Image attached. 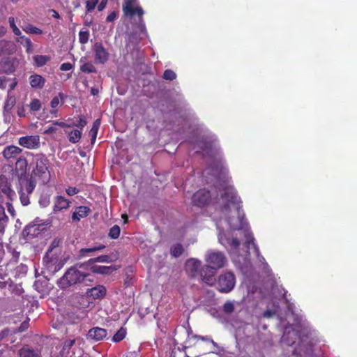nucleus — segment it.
Listing matches in <instances>:
<instances>
[{"instance_id":"nucleus-12","label":"nucleus","mask_w":357,"mask_h":357,"mask_svg":"<svg viewBox=\"0 0 357 357\" xmlns=\"http://www.w3.org/2000/svg\"><path fill=\"white\" fill-rule=\"evenodd\" d=\"M211 197V192L205 189H202L196 192L193 195L192 199L195 205L204 206L208 203Z\"/></svg>"},{"instance_id":"nucleus-60","label":"nucleus","mask_w":357,"mask_h":357,"mask_svg":"<svg viewBox=\"0 0 357 357\" xmlns=\"http://www.w3.org/2000/svg\"><path fill=\"white\" fill-rule=\"evenodd\" d=\"M79 192V190L75 187H69L68 188L66 189V193L69 196H73V195L78 193Z\"/></svg>"},{"instance_id":"nucleus-26","label":"nucleus","mask_w":357,"mask_h":357,"mask_svg":"<svg viewBox=\"0 0 357 357\" xmlns=\"http://www.w3.org/2000/svg\"><path fill=\"white\" fill-rule=\"evenodd\" d=\"M321 340L314 336V357H325L324 352L326 346L324 343L321 344Z\"/></svg>"},{"instance_id":"nucleus-14","label":"nucleus","mask_w":357,"mask_h":357,"mask_svg":"<svg viewBox=\"0 0 357 357\" xmlns=\"http://www.w3.org/2000/svg\"><path fill=\"white\" fill-rule=\"evenodd\" d=\"M107 335V332L105 329L100 327H94L89 331L87 333V339L98 342L106 337Z\"/></svg>"},{"instance_id":"nucleus-3","label":"nucleus","mask_w":357,"mask_h":357,"mask_svg":"<svg viewBox=\"0 0 357 357\" xmlns=\"http://www.w3.org/2000/svg\"><path fill=\"white\" fill-rule=\"evenodd\" d=\"M306 335L307 332L301 324L295 326H286L281 337V342L287 346H291L296 342L298 338L300 339L301 342H304V337H305Z\"/></svg>"},{"instance_id":"nucleus-10","label":"nucleus","mask_w":357,"mask_h":357,"mask_svg":"<svg viewBox=\"0 0 357 357\" xmlns=\"http://www.w3.org/2000/svg\"><path fill=\"white\" fill-rule=\"evenodd\" d=\"M92 50L94 52L95 63L98 64L105 63L109 57L107 50L103 47L100 42L94 43Z\"/></svg>"},{"instance_id":"nucleus-29","label":"nucleus","mask_w":357,"mask_h":357,"mask_svg":"<svg viewBox=\"0 0 357 357\" xmlns=\"http://www.w3.org/2000/svg\"><path fill=\"white\" fill-rule=\"evenodd\" d=\"M62 243V239L60 238H55L52 241L50 245L49 246L45 255H60L61 250L59 248L61 244Z\"/></svg>"},{"instance_id":"nucleus-25","label":"nucleus","mask_w":357,"mask_h":357,"mask_svg":"<svg viewBox=\"0 0 357 357\" xmlns=\"http://www.w3.org/2000/svg\"><path fill=\"white\" fill-rule=\"evenodd\" d=\"M117 268L114 266H97L94 265L91 267V271L94 273L102 275H109L113 271H116Z\"/></svg>"},{"instance_id":"nucleus-40","label":"nucleus","mask_w":357,"mask_h":357,"mask_svg":"<svg viewBox=\"0 0 357 357\" xmlns=\"http://www.w3.org/2000/svg\"><path fill=\"white\" fill-rule=\"evenodd\" d=\"M234 302L231 301H226L222 306L223 312L227 314H231L234 311Z\"/></svg>"},{"instance_id":"nucleus-8","label":"nucleus","mask_w":357,"mask_h":357,"mask_svg":"<svg viewBox=\"0 0 357 357\" xmlns=\"http://www.w3.org/2000/svg\"><path fill=\"white\" fill-rule=\"evenodd\" d=\"M45 230V225L37 218L24 228L22 235L26 240H31Z\"/></svg>"},{"instance_id":"nucleus-41","label":"nucleus","mask_w":357,"mask_h":357,"mask_svg":"<svg viewBox=\"0 0 357 357\" xmlns=\"http://www.w3.org/2000/svg\"><path fill=\"white\" fill-rule=\"evenodd\" d=\"M121 232V229L119 225H114L110 229L108 234L109 237L112 239H116L119 238Z\"/></svg>"},{"instance_id":"nucleus-17","label":"nucleus","mask_w":357,"mask_h":357,"mask_svg":"<svg viewBox=\"0 0 357 357\" xmlns=\"http://www.w3.org/2000/svg\"><path fill=\"white\" fill-rule=\"evenodd\" d=\"M106 289L102 285H98L95 287L88 289L86 294L87 296L96 300L102 299L106 295Z\"/></svg>"},{"instance_id":"nucleus-58","label":"nucleus","mask_w":357,"mask_h":357,"mask_svg":"<svg viewBox=\"0 0 357 357\" xmlns=\"http://www.w3.org/2000/svg\"><path fill=\"white\" fill-rule=\"evenodd\" d=\"M57 128L53 123L44 131V134L52 135L56 132Z\"/></svg>"},{"instance_id":"nucleus-22","label":"nucleus","mask_w":357,"mask_h":357,"mask_svg":"<svg viewBox=\"0 0 357 357\" xmlns=\"http://www.w3.org/2000/svg\"><path fill=\"white\" fill-rule=\"evenodd\" d=\"M22 149L13 145L6 146L3 151V155L7 160L10 158H16L20 153H21Z\"/></svg>"},{"instance_id":"nucleus-21","label":"nucleus","mask_w":357,"mask_h":357,"mask_svg":"<svg viewBox=\"0 0 357 357\" xmlns=\"http://www.w3.org/2000/svg\"><path fill=\"white\" fill-rule=\"evenodd\" d=\"M70 202L62 196H56L54 200V211H61L70 206Z\"/></svg>"},{"instance_id":"nucleus-64","label":"nucleus","mask_w":357,"mask_h":357,"mask_svg":"<svg viewBox=\"0 0 357 357\" xmlns=\"http://www.w3.org/2000/svg\"><path fill=\"white\" fill-rule=\"evenodd\" d=\"M72 68V65L70 63H64L61 65L60 69L63 71H68Z\"/></svg>"},{"instance_id":"nucleus-62","label":"nucleus","mask_w":357,"mask_h":357,"mask_svg":"<svg viewBox=\"0 0 357 357\" xmlns=\"http://www.w3.org/2000/svg\"><path fill=\"white\" fill-rule=\"evenodd\" d=\"M117 13L115 11L112 12L106 18V21L108 22H113L116 20Z\"/></svg>"},{"instance_id":"nucleus-28","label":"nucleus","mask_w":357,"mask_h":357,"mask_svg":"<svg viewBox=\"0 0 357 357\" xmlns=\"http://www.w3.org/2000/svg\"><path fill=\"white\" fill-rule=\"evenodd\" d=\"M20 357H41L40 352L38 350L31 349L28 346H24L18 351Z\"/></svg>"},{"instance_id":"nucleus-47","label":"nucleus","mask_w":357,"mask_h":357,"mask_svg":"<svg viewBox=\"0 0 357 357\" xmlns=\"http://www.w3.org/2000/svg\"><path fill=\"white\" fill-rule=\"evenodd\" d=\"M87 124V121H86V118L84 116H79V120L76 123V122H73L71 125V126H76L77 128H79V130H82V129L84 128V127Z\"/></svg>"},{"instance_id":"nucleus-53","label":"nucleus","mask_w":357,"mask_h":357,"mask_svg":"<svg viewBox=\"0 0 357 357\" xmlns=\"http://www.w3.org/2000/svg\"><path fill=\"white\" fill-rule=\"evenodd\" d=\"M29 327V322L26 321H23L20 326L17 329L14 328L13 329V334H16L17 333H22L26 331Z\"/></svg>"},{"instance_id":"nucleus-44","label":"nucleus","mask_w":357,"mask_h":357,"mask_svg":"<svg viewBox=\"0 0 357 357\" xmlns=\"http://www.w3.org/2000/svg\"><path fill=\"white\" fill-rule=\"evenodd\" d=\"M28 107L30 108L31 112H34L39 111L41 108L40 101L38 99H33L30 104L28 105Z\"/></svg>"},{"instance_id":"nucleus-31","label":"nucleus","mask_w":357,"mask_h":357,"mask_svg":"<svg viewBox=\"0 0 357 357\" xmlns=\"http://www.w3.org/2000/svg\"><path fill=\"white\" fill-rule=\"evenodd\" d=\"M16 41L22 45L25 48L27 53L33 52V44L31 40L23 35L17 36Z\"/></svg>"},{"instance_id":"nucleus-38","label":"nucleus","mask_w":357,"mask_h":357,"mask_svg":"<svg viewBox=\"0 0 357 357\" xmlns=\"http://www.w3.org/2000/svg\"><path fill=\"white\" fill-rule=\"evenodd\" d=\"M184 249L181 244L176 243L170 248V253L174 257H178L183 253Z\"/></svg>"},{"instance_id":"nucleus-59","label":"nucleus","mask_w":357,"mask_h":357,"mask_svg":"<svg viewBox=\"0 0 357 357\" xmlns=\"http://www.w3.org/2000/svg\"><path fill=\"white\" fill-rule=\"evenodd\" d=\"M276 314V311L275 310H267L263 313V317L264 318H271L273 317Z\"/></svg>"},{"instance_id":"nucleus-16","label":"nucleus","mask_w":357,"mask_h":357,"mask_svg":"<svg viewBox=\"0 0 357 357\" xmlns=\"http://www.w3.org/2000/svg\"><path fill=\"white\" fill-rule=\"evenodd\" d=\"M20 191L25 192L27 194H31L36 187L35 182L27 176H20L19 178Z\"/></svg>"},{"instance_id":"nucleus-61","label":"nucleus","mask_w":357,"mask_h":357,"mask_svg":"<svg viewBox=\"0 0 357 357\" xmlns=\"http://www.w3.org/2000/svg\"><path fill=\"white\" fill-rule=\"evenodd\" d=\"M195 337L198 338V339H200L202 340H204V341L211 342L214 346H215V347L217 346V344L212 339H211L208 336L195 335Z\"/></svg>"},{"instance_id":"nucleus-52","label":"nucleus","mask_w":357,"mask_h":357,"mask_svg":"<svg viewBox=\"0 0 357 357\" xmlns=\"http://www.w3.org/2000/svg\"><path fill=\"white\" fill-rule=\"evenodd\" d=\"M19 194H20V201H21V203L22 204V205L27 206L29 204V194H27L25 192L20 191V190H19Z\"/></svg>"},{"instance_id":"nucleus-27","label":"nucleus","mask_w":357,"mask_h":357,"mask_svg":"<svg viewBox=\"0 0 357 357\" xmlns=\"http://www.w3.org/2000/svg\"><path fill=\"white\" fill-rule=\"evenodd\" d=\"M27 160L24 158H20L15 163V171L17 172L19 178L20 176H26Z\"/></svg>"},{"instance_id":"nucleus-46","label":"nucleus","mask_w":357,"mask_h":357,"mask_svg":"<svg viewBox=\"0 0 357 357\" xmlns=\"http://www.w3.org/2000/svg\"><path fill=\"white\" fill-rule=\"evenodd\" d=\"M8 22L13 33L16 36H20L22 33L15 24V18L13 17H10L8 18Z\"/></svg>"},{"instance_id":"nucleus-19","label":"nucleus","mask_w":357,"mask_h":357,"mask_svg":"<svg viewBox=\"0 0 357 357\" xmlns=\"http://www.w3.org/2000/svg\"><path fill=\"white\" fill-rule=\"evenodd\" d=\"M213 142L208 140L206 138L202 137L197 142V146L205 151L206 153L211 155L214 147Z\"/></svg>"},{"instance_id":"nucleus-43","label":"nucleus","mask_w":357,"mask_h":357,"mask_svg":"<svg viewBox=\"0 0 357 357\" xmlns=\"http://www.w3.org/2000/svg\"><path fill=\"white\" fill-rule=\"evenodd\" d=\"M126 331L123 328H121L113 336L112 340L115 342L121 341L126 336Z\"/></svg>"},{"instance_id":"nucleus-42","label":"nucleus","mask_w":357,"mask_h":357,"mask_svg":"<svg viewBox=\"0 0 357 357\" xmlns=\"http://www.w3.org/2000/svg\"><path fill=\"white\" fill-rule=\"evenodd\" d=\"M80 70L83 73H96V68L90 62L83 63L80 66Z\"/></svg>"},{"instance_id":"nucleus-7","label":"nucleus","mask_w":357,"mask_h":357,"mask_svg":"<svg viewBox=\"0 0 357 357\" xmlns=\"http://www.w3.org/2000/svg\"><path fill=\"white\" fill-rule=\"evenodd\" d=\"M236 284V278L230 271L220 274L217 282V289L221 293H229L233 290Z\"/></svg>"},{"instance_id":"nucleus-6","label":"nucleus","mask_w":357,"mask_h":357,"mask_svg":"<svg viewBox=\"0 0 357 357\" xmlns=\"http://www.w3.org/2000/svg\"><path fill=\"white\" fill-rule=\"evenodd\" d=\"M36 167L33 171L36 176H38L43 184L47 183L50 178L47 165L49 160L43 155H37L35 157Z\"/></svg>"},{"instance_id":"nucleus-36","label":"nucleus","mask_w":357,"mask_h":357,"mask_svg":"<svg viewBox=\"0 0 357 357\" xmlns=\"http://www.w3.org/2000/svg\"><path fill=\"white\" fill-rule=\"evenodd\" d=\"M16 103V99L14 96H8L3 107L4 115L10 113Z\"/></svg>"},{"instance_id":"nucleus-11","label":"nucleus","mask_w":357,"mask_h":357,"mask_svg":"<svg viewBox=\"0 0 357 357\" xmlns=\"http://www.w3.org/2000/svg\"><path fill=\"white\" fill-rule=\"evenodd\" d=\"M217 271L206 264L204 265L199 270V276L202 281L209 286L213 285L215 281L214 276Z\"/></svg>"},{"instance_id":"nucleus-20","label":"nucleus","mask_w":357,"mask_h":357,"mask_svg":"<svg viewBox=\"0 0 357 357\" xmlns=\"http://www.w3.org/2000/svg\"><path fill=\"white\" fill-rule=\"evenodd\" d=\"M91 209L86 206H80L76 208V210L72 214V220L73 222L79 221L81 218L86 217L90 213Z\"/></svg>"},{"instance_id":"nucleus-45","label":"nucleus","mask_w":357,"mask_h":357,"mask_svg":"<svg viewBox=\"0 0 357 357\" xmlns=\"http://www.w3.org/2000/svg\"><path fill=\"white\" fill-rule=\"evenodd\" d=\"M22 29L27 33H32V34H41L42 30L33 26V25H28L26 26L22 27Z\"/></svg>"},{"instance_id":"nucleus-4","label":"nucleus","mask_w":357,"mask_h":357,"mask_svg":"<svg viewBox=\"0 0 357 357\" xmlns=\"http://www.w3.org/2000/svg\"><path fill=\"white\" fill-rule=\"evenodd\" d=\"M60 255H45L43 257V273L46 274V278L54 275L61 270L65 264V259L59 257Z\"/></svg>"},{"instance_id":"nucleus-56","label":"nucleus","mask_w":357,"mask_h":357,"mask_svg":"<svg viewBox=\"0 0 357 357\" xmlns=\"http://www.w3.org/2000/svg\"><path fill=\"white\" fill-rule=\"evenodd\" d=\"M74 267H76V268L79 271L86 272V271L90 268L87 266V264L86 262L84 263H77L74 266Z\"/></svg>"},{"instance_id":"nucleus-33","label":"nucleus","mask_w":357,"mask_h":357,"mask_svg":"<svg viewBox=\"0 0 357 357\" xmlns=\"http://www.w3.org/2000/svg\"><path fill=\"white\" fill-rule=\"evenodd\" d=\"M100 126V119H96L92 126L91 129L89 131V136L91 137V143L93 144L96 142L98 131Z\"/></svg>"},{"instance_id":"nucleus-30","label":"nucleus","mask_w":357,"mask_h":357,"mask_svg":"<svg viewBox=\"0 0 357 357\" xmlns=\"http://www.w3.org/2000/svg\"><path fill=\"white\" fill-rule=\"evenodd\" d=\"M14 71L12 63L8 59L0 60V74H10Z\"/></svg>"},{"instance_id":"nucleus-51","label":"nucleus","mask_w":357,"mask_h":357,"mask_svg":"<svg viewBox=\"0 0 357 357\" xmlns=\"http://www.w3.org/2000/svg\"><path fill=\"white\" fill-rule=\"evenodd\" d=\"M162 77L166 80H174L176 77V73L172 70H166L164 73Z\"/></svg>"},{"instance_id":"nucleus-1","label":"nucleus","mask_w":357,"mask_h":357,"mask_svg":"<svg viewBox=\"0 0 357 357\" xmlns=\"http://www.w3.org/2000/svg\"><path fill=\"white\" fill-rule=\"evenodd\" d=\"M204 174L211 175L213 178H210L211 183L216 188H219L220 197L222 199L223 212L231 211L233 208L235 213L237 214L236 219L228 218V224L231 229L239 230L244 228L243 217L240 213V204L238 198L231 187L227 185V170L222 163H215L209 167L206 168Z\"/></svg>"},{"instance_id":"nucleus-55","label":"nucleus","mask_w":357,"mask_h":357,"mask_svg":"<svg viewBox=\"0 0 357 357\" xmlns=\"http://www.w3.org/2000/svg\"><path fill=\"white\" fill-rule=\"evenodd\" d=\"M227 243L231 245L232 249L236 251L240 245V241L236 238H234L231 240L228 239Z\"/></svg>"},{"instance_id":"nucleus-50","label":"nucleus","mask_w":357,"mask_h":357,"mask_svg":"<svg viewBox=\"0 0 357 357\" xmlns=\"http://www.w3.org/2000/svg\"><path fill=\"white\" fill-rule=\"evenodd\" d=\"M98 3V0H90L86 1V12L90 13L93 10Z\"/></svg>"},{"instance_id":"nucleus-48","label":"nucleus","mask_w":357,"mask_h":357,"mask_svg":"<svg viewBox=\"0 0 357 357\" xmlns=\"http://www.w3.org/2000/svg\"><path fill=\"white\" fill-rule=\"evenodd\" d=\"M89 32L88 31H80L79 33V41L81 44H86L89 40Z\"/></svg>"},{"instance_id":"nucleus-57","label":"nucleus","mask_w":357,"mask_h":357,"mask_svg":"<svg viewBox=\"0 0 357 357\" xmlns=\"http://www.w3.org/2000/svg\"><path fill=\"white\" fill-rule=\"evenodd\" d=\"M12 257L9 261V263L10 264H16L18 262V259L20 257V252L13 250L11 253Z\"/></svg>"},{"instance_id":"nucleus-37","label":"nucleus","mask_w":357,"mask_h":357,"mask_svg":"<svg viewBox=\"0 0 357 357\" xmlns=\"http://www.w3.org/2000/svg\"><path fill=\"white\" fill-rule=\"evenodd\" d=\"M33 59L38 67L43 66L50 60V57L46 55H36Z\"/></svg>"},{"instance_id":"nucleus-32","label":"nucleus","mask_w":357,"mask_h":357,"mask_svg":"<svg viewBox=\"0 0 357 357\" xmlns=\"http://www.w3.org/2000/svg\"><path fill=\"white\" fill-rule=\"evenodd\" d=\"M245 238H246V241L245 243V246L247 248L246 255H249L250 254L249 250H250V245H252L253 246L255 252L257 254H258L259 249L257 248V245L254 243V238L252 236V234L250 233L248 231H245Z\"/></svg>"},{"instance_id":"nucleus-24","label":"nucleus","mask_w":357,"mask_h":357,"mask_svg":"<svg viewBox=\"0 0 357 357\" xmlns=\"http://www.w3.org/2000/svg\"><path fill=\"white\" fill-rule=\"evenodd\" d=\"M29 84L32 88L42 89L45 86V79L38 74L31 75L29 78Z\"/></svg>"},{"instance_id":"nucleus-5","label":"nucleus","mask_w":357,"mask_h":357,"mask_svg":"<svg viewBox=\"0 0 357 357\" xmlns=\"http://www.w3.org/2000/svg\"><path fill=\"white\" fill-rule=\"evenodd\" d=\"M206 265L218 270L223 268L227 263V259L225 254L220 251L209 250L204 257Z\"/></svg>"},{"instance_id":"nucleus-15","label":"nucleus","mask_w":357,"mask_h":357,"mask_svg":"<svg viewBox=\"0 0 357 357\" xmlns=\"http://www.w3.org/2000/svg\"><path fill=\"white\" fill-rule=\"evenodd\" d=\"M0 190L10 200H13L15 196V191L10 188V184L4 175L0 176Z\"/></svg>"},{"instance_id":"nucleus-34","label":"nucleus","mask_w":357,"mask_h":357,"mask_svg":"<svg viewBox=\"0 0 357 357\" xmlns=\"http://www.w3.org/2000/svg\"><path fill=\"white\" fill-rule=\"evenodd\" d=\"M119 258V255L117 252L116 253H112L109 255H102L98 257H96V259L98 262L101 263H112L117 260Z\"/></svg>"},{"instance_id":"nucleus-39","label":"nucleus","mask_w":357,"mask_h":357,"mask_svg":"<svg viewBox=\"0 0 357 357\" xmlns=\"http://www.w3.org/2000/svg\"><path fill=\"white\" fill-rule=\"evenodd\" d=\"M82 137V131L77 129L73 130L68 134V139L71 143H77Z\"/></svg>"},{"instance_id":"nucleus-9","label":"nucleus","mask_w":357,"mask_h":357,"mask_svg":"<svg viewBox=\"0 0 357 357\" xmlns=\"http://www.w3.org/2000/svg\"><path fill=\"white\" fill-rule=\"evenodd\" d=\"M136 0H125V3L123 5V10L124 15L127 17H132L137 14L139 18V29L143 31L145 29V24L143 22L142 15H144L143 9L138 6L134 8L132 5Z\"/></svg>"},{"instance_id":"nucleus-23","label":"nucleus","mask_w":357,"mask_h":357,"mask_svg":"<svg viewBox=\"0 0 357 357\" xmlns=\"http://www.w3.org/2000/svg\"><path fill=\"white\" fill-rule=\"evenodd\" d=\"M105 248V245L100 244L98 245H94L91 248H82L79 251V258L84 257L85 256H93L94 253L98 251H101Z\"/></svg>"},{"instance_id":"nucleus-49","label":"nucleus","mask_w":357,"mask_h":357,"mask_svg":"<svg viewBox=\"0 0 357 357\" xmlns=\"http://www.w3.org/2000/svg\"><path fill=\"white\" fill-rule=\"evenodd\" d=\"M66 96L62 93H59L58 96H55L51 101L50 102V105L52 108H55L58 106V105L59 104V99L61 100H64V98H66Z\"/></svg>"},{"instance_id":"nucleus-35","label":"nucleus","mask_w":357,"mask_h":357,"mask_svg":"<svg viewBox=\"0 0 357 357\" xmlns=\"http://www.w3.org/2000/svg\"><path fill=\"white\" fill-rule=\"evenodd\" d=\"M8 221V218L5 213V209L0 206V234H3Z\"/></svg>"},{"instance_id":"nucleus-54","label":"nucleus","mask_w":357,"mask_h":357,"mask_svg":"<svg viewBox=\"0 0 357 357\" xmlns=\"http://www.w3.org/2000/svg\"><path fill=\"white\" fill-rule=\"evenodd\" d=\"M13 334V330L9 328H5L0 331V342L5 340L9 335Z\"/></svg>"},{"instance_id":"nucleus-13","label":"nucleus","mask_w":357,"mask_h":357,"mask_svg":"<svg viewBox=\"0 0 357 357\" xmlns=\"http://www.w3.org/2000/svg\"><path fill=\"white\" fill-rule=\"evenodd\" d=\"M19 144L27 149H37L40 146V137L38 135H29L19 139Z\"/></svg>"},{"instance_id":"nucleus-18","label":"nucleus","mask_w":357,"mask_h":357,"mask_svg":"<svg viewBox=\"0 0 357 357\" xmlns=\"http://www.w3.org/2000/svg\"><path fill=\"white\" fill-rule=\"evenodd\" d=\"M201 261L197 259L191 258L185 262V270L191 277H195L200 270Z\"/></svg>"},{"instance_id":"nucleus-2","label":"nucleus","mask_w":357,"mask_h":357,"mask_svg":"<svg viewBox=\"0 0 357 357\" xmlns=\"http://www.w3.org/2000/svg\"><path fill=\"white\" fill-rule=\"evenodd\" d=\"M90 274L88 272L79 271L73 266L68 268L63 275L57 282V286L65 289L71 286L83 282Z\"/></svg>"},{"instance_id":"nucleus-63","label":"nucleus","mask_w":357,"mask_h":357,"mask_svg":"<svg viewBox=\"0 0 357 357\" xmlns=\"http://www.w3.org/2000/svg\"><path fill=\"white\" fill-rule=\"evenodd\" d=\"M52 123L55 126H59L61 128H66V127H70L71 126L70 124H67V123H64L63 121H53Z\"/></svg>"}]
</instances>
